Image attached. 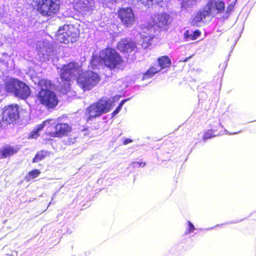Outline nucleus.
Masks as SVG:
<instances>
[{
	"mask_svg": "<svg viewBox=\"0 0 256 256\" xmlns=\"http://www.w3.org/2000/svg\"><path fill=\"white\" fill-rule=\"evenodd\" d=\"M46 154V152L41 151L37 153L35 157L33 158L34 162H38L40 160L44 159Z\"/></svg>",
	"mask_w": 256,
	"mask_h": 256,
	"instance_id": "4be33fe9",
	"label": "nucleus"
},
{
	"mask_svg": "<svg viewBox=\"0 0 256 256\" xmlns=\"http://www.w3.org/2000/svg\"><path fill=\"white\" fill-rule=\"evenodd\" d=\"M238 132H234L232 134H238Z\"/></svg>",
	"mask_w": 256,
	"mask_h": 256,
	"instance_id": "72a5a7b5",
	"label": "nucleus"
},
{
	"mask_svg": "<svg viewBox=\"0 0 256 256\" xmlns=\"http://www.w3.org/2000/svg\"><path fill=\"white\" fill-rule=\"evenodd\" d=\"M200 35V32L199 30H196L192 32L193 40H196Z\"/></svg>",
	"mask_w": 256,
	"mask_h": 256,
	"instance_id": "2f4dec72",
	"label": "nucleus"
},
{
	"mask_svg": "<svg viewBox=\"0 0 256 256\" xmlns=\"http://www.w3.org/2000/svg\"><path fill=\"white\" fill-rule=\"evenodd\" d=\"M30 94V90L29 86L24 82H21L14 95L20 98L26 99Z\"/></svg>",
	"mask_w": 256,
	"mask_h": 256,
	"instance_id": "2eb2a0df",
	"label": "nucleus"
},
{
	"mask_svg": "<svg viewBox=\"0 0 256 256\" xmlns=\"http://www.w3.org/2000/svg\"><path fill=\"white\" fill-rule=\"evenodd\" d=\"M38 84L40 90L38 94V98L40 103L48 108L55 107L58 104V100L54 92L50 90L51 88L50 82L42 79L39 80Z\"/></svg>",
	"mask_w": 256,
	"mask_h": 256,
	"instance_id": "7ed1b4c3",
	"label": "nucleus"
},
{
	"mask_svg": "<svg viewBox=\"0 0 256 256\" xmlns=\"http://www.w3.org/2000/svg\"><path fill=\"white\" fill-rule=\"evenodd\" d=\"M132 142L131 139L127 138L123 142L124 144L126 145L129 143H130Z\"/></svg>",
	"mask_w": 256,
	"mask_h": 256,
	"instance_id": "473e14b6",
	"label": "nucleus"
},
{
	"mask_svg": "<svg viewBox=\"0 0 256 256\" xmlns=\"http://www.w3.org/2000/svg\"><path fill=\"white\" fill-rule=\"evenodd\" d=\"M36 48L40 61L50 60V56L52 54L53 51L52 46L48 41L38 42Z\"/></svg>",
	"mask_w": 256,
	"mask_h": 256,
	"instance_id": "6e6552de",
	"label": "nucleus"
},
{
	"mask_svg": "<svg viewBox=\"0 0 256 256\" xmlns=\"http://www.w3.org/2000/svg\"><path fill=\"white\" fill-rule=\"evenodd\" d=\"M132 164L134 167H144L146 165V163L136 162H134Z\"/></svg>",
	"mask_w": 256,
	"mask_h": 256,
	"instance_id": "7c9ffc66",
	"label": "nucleus"
},
{
	"mask_svg": "<svg viewBox=\"0 0 256 256\" xmlns=\"http://www.w3.org/2000/svg\"><path fill=\"white\" fill-rule=\"evenodd\" d=\"M158 65L150 68L143 76V79H148L152 78L154 74L160 72L162 69L169 66L170 65V60L167 56H164L158 59Z\"/></svg>",
	"mask_w": 256,
	"mask_h": 256,
	"instance_id": "1a4fd4ad",
	"label": "nucleus"
},
{
	"mask_svg": "<svg viewBox=\"0 0 256 256\" xmlns=\"http://www.w3.org/2000/svg\"><path fill=\"white\" fill-rule=\"evenodd\" d=\"M208 16H210L207 10H206V8L204 7L202 10L198 11L196 14L192 22V24L194 26H198L202 22H204L203 20Z\"/></svg>",
	"mask_w": 256,
	"mask_h": 256,
	"instance_id": "a211bd4d",
	"label": "nucleus"
},
{
	"mask_svg": "<svg viewBox=\"0 0 256 256\" xmlns=\"http://www.w3.org/2000/svg\"><path fill=\"white\" fill-rule=\"evenodd\" d=\"M40 174V172L38 170H34L30 172L26 178L28 180H30V179H32L38 176Z\"/></svg>",
	"mask_w": 256,
	"mask_h": 256,
	"instance_id": "b1692460",
	"label": "nucleus"
},
{
	"mask_svg": "<svg viewBox=\"0 0 256 256\" xmlns=\"http://www.w3.org/2000/svg\"><path fill=\"white\" fill-rule=\"evenodd\" d=\"M60 4L58 0H40L38 10L42 15L51 16L58 12Z\"/></svg>",
	"mask_w": 256,
	"mask_h": 256,
	"instance_id": "0eeeda50",
	"label": "nucleus"
},
{
	"mask_svg": "<svg viewBox=\"0 0 256 256\" xmlns=\"http://www.w3.org/2000/svg\"><path fill=\"white\" fill-rule=\"evenodd\" d=\"M188 228L186 231V234H190L194 232V230H195V228L193 224L190 221L188 222Z\"/></svg>",
	"mask_w": 256,
	"mask_h": 256,
	"instance_id": "bb28decb",
	"label": "nucleus"
},
{
	"mask_svg": "<svg viewBox=\"0 0 256 256\" xmlns=\"http://www.w3.org/2000/svg\"><path fill=\"white\" fill-rule=\"evenodd\" d=\"M184 37L186 40L188 41L190 40H194L192 38V32H190L188 30H186V32L184 34Z\"/></svg>",
	"mask_w": 256,
	"mask_h": 256,
	"instance_id": "a878e982",
	"label": "nucleus"
},
{
	"mask_svg": "<svg viewBox=\"0 0 256 256\" xmlns=\"http://www.w3.org/2000/svg\"><path fill=\"white\" fill-rule=\"evenodd\" d=\"M71 128L66 123H59L55 126V132L54 137H62L66 136L70 130Z\"/></svg>",
	"mask_w": 256,
	"mask_h": 256,
	"instance_id": "f3484780",
	"label": "nucleus"
},
{
	"mask_svg": "<svg viewBox=\"0 0 256 256\" xmlns=\"http://www.w3.org/2000/svg\"><path fill=\"white\" fill-rule=\"evenodd\" d=\"M52 121H53L52 120H46L42 124L38 125L36 128L30 133V137L32 138H36L38 136H40L39 132L44 128V126L50 124Z\"/></svg>",
	"mask_w": 256,
	"mask_h": 256,
	"instance_id": "6ab92c4d",
	"label": "nucleus"
},
{
	"mask_svg": "<svg viewBox=\"0 0 256 256\" xmlns=\"http://www.w3.org/2000/svg\"><path fill=\"white\" fill-rule=\"evenodd\" d=\"M117 48L120 51L130 52L134 50L136 45L132 41L127 39H123L118 43Z\"/></svg>",
	"mask_w": 256,
	"mask_h": 256,
	"instance_id": "4468645a",
	"label": "nucleus"
},
{
	"mask_svg": "<svg viewBox=\"0 0 256 256\" xmlns=\"http://www.w3.org/2000/svg\"><path fill=\"white\" fill-rule=\"evenodd\" d=\"M16 152V150L10 146H6L0 150V158H6Z\"/></svg>",
	"mask_w": 256,
	"mask_h": 256,
	"instance_id": "aec40b11",
	"label": "nucleus"
},
{
	"mask_svg": "<svg viewBox=\"0 0 256 256\" xmlns=\"http://www.w3.org/2000/svg\"><path fill=\"white\" fill-rule=\"evenodd\" d=\"M118 17L123 24L127 27L132 26L134 22V13L131 8H123L118 12Z\"/></svg>",
	"mask_w": 256,
	"mask_h": 256,
	"instance_id": "f8f14e48",
	"label": "nucleus"
},
{
	"mask_svg": "<svg viewBox=\"0 0 256 256\" xmlns=\"http://www.w3.org/2000/svg\"><path fill=\"white\" fill-rule=\"evenodd\" d=\"M170 22V16L166 13L158 14L154 16V18L152 17L150 20V24H147L148 27L142 28V32L140 34V37L142 41V46L146 48L153 38L154 26L161 28L168 25Z\"/></svg>",
	"mask_w": 256,
	"mask_h": 256,
	"instance_id": "f03ea898",
	"label": "nucleus"
},
{
	"mask_svg": "<svg viewBox=\"0 0 256 256\" xmlns=\"http://www.w3.org/2000/svg\"><path fill=\"white\" fill-rule=\"evenodd\" d=\"M114 99L104 98L97 102L93 104L88 110L90 118H96L108 112L114 106Z\"/></svg>",
	"mask_w": 256,
	"mask_h": 256,
	"instance_id": "20e7f679",
	"label": "nucleus"
},
{
	"mask_svg": "<svg viewBox=\"0 0 256 256\" xmlns=\"http://www.w3.org/2000/svg\"><path fill=\"white\" fill-rule=\"evenodd\" d=\"M55 36L58 42L66 44L76 42L78 34L72 26L65 24L60 28Z\"/></svg>",
	"mask_w": 256,
	"mask_h": 256,
	"instance_id": "423d86ee",
	"label": "nucleus"
},
{
	"mask_svg": "<svg viewBox=\"0 0 256 256\" xmlns=\"http://www.w3.org/2000/svg\"><path fill=\"white\" fill-rule=\"evenodd\" d=\"M19 117L18 106L16 104L6 106L2 114V119L6 123L10 124Z\"/></svg>",
	"mask_w": 256,
	"mask_h": 256,
	"instance_id": "9b49d317",
	"label": "nucleus"
},
{
	"mask_svg": "<svg viewBox=\"0 0 256 256\" xmlns=\"http://www.w3.org/2000/svg\"><path fill=\"white\" fill-rule=\"evenodd\" d=\"M197 0H182V8H192L196 4Z\"/></svg>",
	"mask_w": 256,
	"mask_h": 256,
	"instance_id": "412c9836",
	"label": "nucleus"
},
{
	"mask_svg": "<svg viewBox=\"0 0 256 256\" xmlns=\"http://www.w3.org/2000/svg\"><path fill=\"white\" fill-rule=\"evenodd\" d=\"M94 6V2L90 0H79L75 2L74 8L80 12L92 10Z\"/></svg>",
	"mask_w": 256,
	"mask_h": 256,
	"instance_id": "ddd939ff",
	"label": "nucleus"
},
{
	"mask_svg": "<svg viewBox=\"0 0 256 256\" xmlns=\"http://www.w3.org/2000/svg\"><path fill=\"white\" fill-rule=\"evenodd\" d=\"M234 5L231 4L230 5H229L226 9V14H224L223 16V17L224 18H227L229 15H230V14L232 10L234 9Z\"/></svg>",
	"mask_w": 256,
	"mask_h": 256,
	"instance_id": "c85d7f7f",
	"label": "nucleus"
},
{
	"mask_svg": "<svg viewBox=\"0 0 256 256\" xmlns=\"http://www.w3.org/2000/svg\"><path fill=\"white\" fill-rule=\"evenodd\" d=\"M60 73L66 91L70 88L69 82L72 80H76L84 90H91L100 81V77L96 72L88 70L84 73L81 66L76 62H70L64 65Z\"/></svg>",
	"mask_w": 256,
	"mask_h": 256,
	"instance_id": "f257e3e1",
	"label": "nucleus"
},
{
	"mask_svg": "<svg viewBox=\"0 0 256 256\" xmlns=\"http://www.w3.org/2000/svg\"><path fill=\"white\" fill-rule=\"evenodd\" d=\"M100 56L104 65L110 70L118 68L122 62L121 56L114 49L108 48L102 50Z\"/></svg>",
	"mask_w": 256,
	"mask_h": 256,
	"instance_id": "39448f33",
	"label": "nucleus"
},
{
	"mask_svg": "<svg viewBox=\"0 0 256 256\" xmlns=\"http://www.w3.org/2000/svg\"><path fill=\"white\" fill-rule=\"evenodd\" d=\"M22 81L16 78H10L6 80L4 84L6 90L14 94L18 87Z\"/></svg>",
	"mask_w": 256,
	"mask_h": 256,
	"instance_id": "dca6fc26",
	"label": "nucleus"
},
{
	"mask_svg": "<svg viewBox=\"0 0 256 256\" xmlns=\"http://www.w3.org/2000/svg\"><path fill=\"white\" fill-rule=\"evenodd\" d=\"M129 99L128 98V99H125V100H122L120 104H119L118 106L114 110V111L112 113V115L113 116H114L116 115L118 112H119L120 111V110H121L122 106H123L124 104Z\"/></svg>",
	"mask_w": 256,
	"mask_h": 256,
	"instance_id": "393cba45",
	"label": "nucleus"
},
{
	"mask_svg": "<svg viewBox=\"0 0 256 256\" xmlns=\"http://www.w3.org/2000/svg\"><path fill=\"white\" fill-rule=\"evenodd\" d=\"M204 7L210 16L214 17L224 12L225 4L223 0H209Z\"/></svg>",
	"mask_w": 256,
	"mask_h": 256,
	"instance_id": "9d476101",
	"label": "nucleus"
},
{
	"mask_svg": "<svg viewBox=\"0 0 256 256\" xmlns=\"http://www.w3.org/2000/svg\"><path fill=\"white\" fill-rule=\"evenodd\" d=\"M215 136L216 135L213 134V131L212 130H208L205 132L204 136V140H206Z\"/></svg>",
	"mask_w": 256,
	"mask_h": 256,
	"instance_id": "cd10ccee",
	"label": "nucleus"
},
{
	"mask_svg": "<svg viewBox=\"0 0 256 256\" xmlns=\"http://www.w3.org/2000/svg\"><path fill=\"white\" fill-rule=\"evenodd\" d=\"M98 62V58L95 56H93L92 61H91V64L92 67H94L93 68H97L96 66V63Z\"/></svg>",
	"mask_w": 256,
	"mask_h": 256,
	"instance_id": "c756f323",
	"label": "nucleus"
},
{
	"mask_svg": "<svg viewBox=\"0 0 256 256\" xmlns=\"http://www.w3.org/2000/svg\"><path fill=\"white\" fill-rule=\"evenodd\" d=\"M138 1H140L143 4L149 7L154 4L160 2L162 0H138Z\"/></svg>",
	"mask_w": 256,
	"mask_h": 256,
	"instance_id": "5701e85b",
	"label": "nucleus"
}]
</instances>
